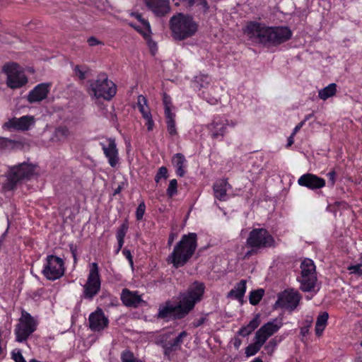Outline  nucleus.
Instances as JSON below:
<instances>
[{
  "instance_id": "680f3d73",
  "label": "nucleus",
  "mask_w": 362,
  "mask_h": 362,
  "mask_svg": "<svg viewBox=\"0 0 362 362\" xmlns=\"http://www.w3.org/2000/svg\"><path fill=\"white\" fill-rule=\"evenodd\" d=\"M71 251L73 257L74 259V261H76V249L74 248L72 246H71Z\"/></svg>"
},
{
  "instance_id": "09e8293b",
  "label": "nucleus",
  "mask_w": 362,
  "mask_h": 362,
  "mask_svg": "<svg viewBox=\"0 0 362 362\" xmlns=\"http://www.w3.org/2000/svg\"><path fill=\"white\" fill-rule=\"evenodd\" d=\"M144 119L146 121V125L147 127L148 131H152L154 127V122L153 120L152 115H150L148 116V117H144Z\"/></svg>"
},
{
  "instance_id": "de8ad7c7",
  "label": "nucleus",
  "mask_w": 362,
  "mask_h": 362,
  "mask_svg": "<svg viewBox=\"0 0 362 362\" xmlns=\"http://www.w3.org/2000/svg\"><path fill=\"white\" fill-rule=\"evenodd\" d=\"M198 6H201L204 13L209 11V6L206 0H196Z\"/></svg>"
},
{
  "instance_id": "4d7b16f0",
  "label": "nucleus",
  "mask_w": 362,
  "mask_h": 362,
  "mask_svg": "<svg viewBox=\"0 0 362 362\" xmlns=\"http://www.w3.org/2000/svg\"><path fill=\"white\" fill-rule=\"evenodd\" d=\"M187 6L192 7L196 4V0H183Z\"/></svg>"
},
{
  "instance_id": "1a4fd4ad",
  "label": "nucleus",
  "mask_w": 362,
  "mask_h": 362,
  "mask_svg": "<svg viewBox=\"0 0 362 362\" xmlns=\"http://www.w3.org/2000/svg\"><path fill=\"white\" fill-rule=\"evenodd\" d=\"M37 327L36 320L26 311H22L15 333L18 341H25Z\"/></svg>"
},
{
  "instance_id": "20e7f679",
  "label": "nucleus",
  "mask_w": 362,
  "mask_h": 362,
  "mask_svg": "<svg viewBox=\"0 0 362 362\" xmlns=\"http://www.w3.org/2000/svg\"><path fill=\"white\" fill-rule=\"evenodd\" d=\"M172 37L176 40H184L195 35L198 24L189 15L182 13L172 16L169 21Z\"/></svg>"
},
{
  "instance_id": "bb28decb",
  "label": "nucleus",
  "mask_w": 362,
  "mask_h": 362,
  "mask_svg": "<svg viewBox=\"0 0 362 362\" xmlns=\"http://www.w3.org/2000/svg\"><path fill=\"white\" fill-rule=\"evenodd\" d=\"M259 325V316L257 315L246 326L243 327L238 332V334L243 337H246L251 334Z\"/></svg>"
},
{
  "instance_id": "f3484780",
  "label": "nucleus",
  "mask_w": 362,
  "mask_h": 362,
  "mask_svg": "<svg viewBox=\"0 0 362 362\" xmlns=\"http://www.w3.org/2000/svg\"><path fill=\"white\" fill-rule=\"evenodd\" d=\"M107 144L100 142V145L102 147L105 157L108 159V163L111 167H115L119 162V153L117 148L115 139L109 138L107 139Z\"/></svg>"
},
{
  "instance_id": "69168bd1",
  "label": "nucleus",
  "mask_w": 362,
  "mask_h": 362,
  "mask_svg": "<svg viewBox=\"0 0 362 362\" xmlns=\"http://www.w3.org/2000/svg\"><path fill=\"white\" fill-rule=\"evenodd\" d=\"M138 32H139L142 35L144 33H146V29L144 28V30L139 29L138 27H134Z\"/></svg>"
},
{
  "instance_id": "393cba45",
  "label": "nucleus",
  "mask_w": 362,
  "mask_h": 362,
  "mask_svg": "<svg viewBox=\"0 0 362 362\" xmlns=\"http://www.w3.org/2000/svg\"><path fill=\"white\" fill-rule=\"evenodd\" d=\"M246 280L242 279L235 286L234 288L228 292L227 297L234 298L243 303V298L246 291Z\"/></svg>"
},
{
  "instance_id": "e2e57ef3",
  "label": "nucleus",
  "mask_w": 362,
  "mask_h": 362,
  "mask_svg": "<svg viewBox=\"0 0 362 362\" xmlns=\"http://www.w3.org/2000/svg\"><path fill=\"white\" fill-rule=\"evenodd\" d=\"M122 187L121 185H119L114 191V194H117L119 193H120L121 190H122Z\"/></svg>"
},
{
  "instance_id": "9b49d317",
  "label": "nucleus",
  "mask_w": 362,
  "mask_h": 362,
  "mask_svg": "<svg viewBox=\"0 0 362 362\" xmlns=\"http://www.w3.org/2000/svg\"><path fill=\"white\" fill-rule=\"evenodd\" d=\"M34 171L35 166L27 163L12 167L8 178L9 189H13L20 181L29 179L34 174Z\"/></svg>"
},
{
  "instance_id": "e433bc0d",
  "label": "nucleus",
  "mask_w": 362,
  "mask_h": 362,
  "mask_svg": "<svg viewBox=\"0 0 362 362\" xmlns=\"http://www.w3.org/2000/svg\"><path fill=\"white\" fill-rule=\"evenodd\" d=\"M177 182L175 179L170 181L169 185L167 189V194L169 197H172L177 192Z\"/></svg>"
},
{
  "instance_id": "0e129e2a",
  "label": "nucleus",
  "mask_w": 362,
  "mask_h": 362,
  "mask_svg": "<svg viewBox=\"0 0 362 362\" xmlns=\"http://www.w3.org/2000/svg\"><path fill=\"white\" fill-rule=\"evenodd\" d=\"M138 32H139L142 35L144 33H146V29L144 28V30L139 29L138 27H134Z\"/></svg>"
},
{
  "instance_id": "c756f323",
  "label": "nucleus",
  "mask_w": 362,
  "mask_h": 362,
  "mask_svg": "<svg viewBox=\"0 0 362 362\" xmlns=\"http://www.w3.org/2000/svg\"><path fill=\"white\" fill-rule=\"evenodd\" d=\"M337 92V85L331 83L325 88L319 90L318 96L322 100H327V98L335 95Z\"/></svg>"
},
{
  "instance_id": "79ce46f5",
  "label": "nucleus",
  "mask_w": 362,
  "mask_h": 362,
  "mask_svg": "<svg viewBox=\"0 0 362 362\" xmlns=\"http://www.w3.org/2000/svg\"><path fill=\"white\" fill-rule=\"evenodd\" d=\"M146 210V205L144 202H141L136 211V219L140 221L143 218Z\"/></svg>"
},
{
  "instance_id": "58836bf2",
  "label": "nucleus",
  "mask_w": 362,
  "mask_h": 362,
  "mask_svg": "<svg viewBox=\"0 0 362 362\" xmlns=\"http://www.w3.org/2000/svg\"><path fill=\"white\" fill-rule=\"evenodd\" d=\"M15 144V141L5 137L0 136V151L13 148Z\"/></svg>"
},
{
  "instance_id": "a211bd4d",
  "label": "nucleus",
  "mask_w": 362,
  "mask_h": 362,
  "mask_svg": "<svg viewBox=\"0 0 362 362\" xmlns=\"http://www.w3.org/2000/svg\"><path fill=\"white\" fill-rule=\"evenodd\" d=\"M325 179L312 173H306L301 175L298 180L300 186L305 187L310 189L315 190L325 186Z\"/></svg>"
},
{
  "instance_id": "a19ab883",
  "label": "nucleus",
  "mask_w": 362,
  "mask_h": 362,
  "mask_svg": "<svg viewBox=\"0 0 362 362\" xmlns=\"http://www.w3.org/2000/svg\"><path fill=\"white\" fill-rule=\"evenodd\" d=\"M168 177V169L162 166L158 169V171L155 177L156 182L158 183L161 178L167 179Z\"/></svg>"
},
{
  "instance_id": "603ef678",
  "label": "nucleus",
  "mask_w": 362,
  "mask_h": 362,
  "mask_svg": "<svg viewBox=\"0 0 362 362\" xmlns=\"http://www.w3.org/2000/svg\"><path fill=\"white\" fill-rule=\"evenodd\" d=\"M122 252L124 255L127 257V259L129 260L130 265L133 266V259L130 250L124 249Z\"/></svg>"
},
{
  "instance_id": "864d4df0",
  "label": "nucleus",
  "mask_w": 362,
  "mask_h": 362,
  "mask_svg": "<svg viewBox=\"0 0 362 362\" xmlns=\"http://www.w3.org/2000/svg\"><path fill=\"white\" fill-rule=\"evenodd\" d=\"M206 317H202L197 320H195L194 322H193V326L194 327H198L199 326H201L202 324L204 323L205 320H206Z\"/></svg>"
},
{
  "instance_id": "6ab92c4d",
  "label": "nucleus",
  "mask_w": 362,
  "mask_h": 362,
  "mask_svg": "<svg viewBox=\"0 0 362 362\" xmlns=\"http://www.w3.org/2000/svg\"><path fill=\"white\" fill-rule=\"evenodd\" d=\"M170 335L171 334L168 333L163 335L160 338L165 354L176 350L183 343V339L188 335V333L186 331H182L175 338L168 340Z\"/></svg>"
},
{
  "instance_id": "774afa93",
  "label": "nucleus",
  "mask_w": 362,
  "mask_h": 362,
  "mask_svg": "<svg viewBox=\"0 0 362 362\" xmlns=\"http://www.w3.org/2000/svg\"><path fill=\"white\" fill-rule=\"evenodd\" d=\"M308 328H306V327L302 328V329H301V334H302L303 335H305V333H307V332H308Z\"/></svg>"
},
{
  "instance_id": "f257e3e1",
  "label": "nucleus",
  "mask_w": 362,
  "mask_h": 362,
  "mask_svg": "<svg viewBox=\"0 0 362 362\" xmlns=\"http://www.w3.org/2000/svg\"><path fill=\"white\" fill-rule=\"evenodd\" d=\"M205 289L204 284L195 281L185 293L180 294V302L177 305H173L170 301L160 305L158 313V318L160 319H182L185 317L194 307L195 304L200 301Z\"/></svg>"
},
{
  "instance_id": "423d86ee",
  "label": "nucleus",
  "mask_w": 362,
  "mask_h": 362,
  "mask_svg": "<svg viewBox=\"0 0 362 362\" xmlns=\"http://www.w3.org/2000/svg\"><path fill=\"white\" fill-rule=\"evenodd\" d=\"M245 245L247 247L259 250L274 247L276 245L274 238L264 228H253L248 234Z\"/></svg>"
},
{
  "instance_id": "2f4dec72",
  "label": "nucleus",
  "mask_w": 362,
  "mask_h": 362,
  "mask_svg": "<svg viewBox=\"0 0 362 362\" xmlns=\"http://www.w3.org/2000/svg\"><path fill=\"white\" fill-rule=\"evenodd\" d=\"M166 117V123H167V129L168 133L171 136H175L177 134V130L175 127V114L172 112H169L168 110L166 111V114H165Z\"/></svg>"
},
{
  "instance_id": "dca6fc26",
  "label": "nucleus",
  "mask_w": 362,
  "mask_h": 362,
  "mask_svg": "<svg viewBox=\"0 0 362 362\" xmlns=\"http://www.w3.org/2000/svg\"><path fill=\"white\" fill-rule=\"evenodd\" d=\"M282 325L283 322L281 318L274 319L264 325L257 330L255 334V338H259L265 342L267 339L276 333Z\"/></svg>"
},
{
  "instance_id": "c9c22d12",
  "label": "nucleus",
  "mask_w": 362,
  "mask_h": 362,
  "mask_svg": "<svg viewBox=\"0 0 362 362\" xmlns=\"http://www.w3.org/2000/svg\"><path fill=\"white\" fill-rule=\"evenodd\" d=\"M134 16L141 23V24L146 29V33H144L143 36L145 39H147L151 33V27L149 23L148 22V21L144 19L141 15L139 13L134 14Z\"/></svg>"
},
{
  "instance_id": "f8f14e48",
  "label": "nucleus",
  "mask_w": 362,
  "mask_h": 362,
  "mask_svg": "<svg viewBox=\"0 0 362 362\" xmlns=\"http://www.w3.org/2000/svg\"><path fill=\"white\" fill-rule=\"evenodd\" d=\"M100 289V280L98 274L97 263H93L86 283L83 286L82 297L85 299L92 300Z\"/></svg>"
},
{
  "instance_id": "13d9d810",
  "label": "nucleus",
  "mask_w": 362,
  "mask_h": 362,
  "mask_svg": "<svg viewBox=\"0 0 362 362\" xmlns=\"http://www.w3.org/2000/svg\"><path fill=\"white\" fill-rule=\"evenodd\" d=\"M293 136L294 135H293V133H292L291 135L288 137V143H287V145H286L287 147L291 146L293 144V142H294Z\"/></svg>"
},
{
  "instance_id": "ddd939ff",
  "label": "nucleus",
  "mask_w": 362,
  "mask_h": 362,
  "mask_svg": "<svg viewBox=\"0 0 362 362\" xmlns=\"http://www.w3.org/2000/svg\"><path fill=\"white\" fill-rule=\"evenodd\" d=\"M300 300V296L298 291L293 289L286 290L278 295L274 307L293 310L298 306Z\"/></svg>"
},
{
  "instance_id": "4c0bfd02",
  "label": "nucleus",
  "mask_w": 362,
  "mask_h": 362,
  "mask_svg": "<svg viewBox=\"0 0 362 362\" xmlns=\"http://www.w3.org/2000/svg\"><path fill=\"white\" fill-rule=\"evenodd\" d=\"M122 362H139L132 352L129 350L124 351L121 354Z\"/></svg>"
},
{
  "instance_id": "ea45409f",
  "label": "nucleus",
  "mask_w": 362,
  "mask_h": 362,
  "mask_svg": "<svg viewBox=\"0 0 362 362\" xmlns=\"http://www.w3.org/2000/svg\"><path fill=\"white\" fill-rule=\"evenodd\" d=\"M11 358L15 362H26L24 357L22 355L21 351L18 349H15L11 352Z\"/></svg>"
},
{
  "instance_id": "c85d7f7f",
  "label": "nucleus",
  "mask_w": 362,
  "mask_h": 362,
  "mask_svg": "<svg viewBox=\"0 0 362 362\" xmlns=\"http://www.w3.org/2000/svg\"><path fill=\"white\" fill-rule=\"evenodd\" d=\"M137 106L143 118L148 117V115H151L147 104V99L142 95H139L137 98Z\"/></svg>"
},
{
  "instance_id": "37998d69",
  "label": "nucleus",
  "mask_w": 362,
  "mask_h": 362,
  "mask_svg": "<svg viewBox=\"0 0 362 362\" xmlns=\"http://www.w3.org/2000/svg\"><path fill=\"white\" fill-rule=\"evenodd\" d=\"M163 101L164 104L165 114H166V111L168 110L169 112H171L172 103L170 97L166 93H164L163 97Z\"/></svg>"
},
{
  "instance_id": "412c9836",
  "label": "nucleus",
  "mask_w": 362,
  "mask_h": 362,
  "mask_svg": "<svg viewBox=\"0 0 362 362\" xmlns=\"http://www.w3.org/2000/svg\"><path fill=\"white\" fill-rule=\"evenodd\" d=\"M51 83H42L36 86L28 95V100L30 103L40 102L47 97Z\"/></svg>"
},
{
  "instance_id": "f704fd0d",
  "label": "nucleus",
  "mask_w": 362,
  "mask_h": 362,
  "mask_svg": "<svg viewBox=\"0 0 362 362\" xmlns=\"http://www.w3.org/2000/svg\"><path fill=\"white\" fill-rule=\"evenodd\" d=\"M264 294V290L262 288L252 291L249 296L250 304L253 305H257L262 298Z\"/></svg>"
},
{
  "instance_id": "9d476101",
  "label": "nucleus",
  "mask_w": 362,
  "mask_h": 362,
  "mask_svg": "<svg viewBox=\"0 0 362 362\" xmlns=\"http://www.w3.org/2000/svg\"><path fill=\"white\" fill-rule=\"evenodd\" d=\"M64 262L62 258L52 255L47 257L42 274L47 279H58L64 275Z\"/></svg>"
},
{
  "instance_id": "a878e982",
  "label": "nucleus",
  "mask_w": 362,
  "mask_h": 362,
  "mask_svg": "<svg viewBox=\"0 0 362 362\" xmlns=\"http://www.w3.org/2000/svg\"><path fill=\"white\" fill-rule=\"evenodd\" d=\"M185 162L186 159L185 156L180 153H176L173 157L172 163L175 167L176 173L179 177H183L185 174V171L184 170Z\"/></svg>"
},
{
  "instance_id": "49530a36",
  "label": "nucleus",
  "mask_w": 362,
  "mask_h": 362,
  "mask_svg": "<svg viewBox=\"0 0 362 362\" xmlns=\"http://www.w3.org/2000/svg\"><path fill=\"white\" fill-rule=\"evenodd\" d=\"M74 72L76 75L81 79L84 80L86 78V71L81 69V67L78 65L76 66L74 68Z\"/></svg>"
},
{
  "instance_id": "5fc2aeb1",
  "label": "nucleus",
  "mask_w": 362,
  "mask_h": 362,
  "mask_svg": "<svg viewBox=\"0 0 362 362\" xmlns=\"http://www.w3.org/2000/svg\"><path fill=\"white\" fill-rule=\"evenodd\" d=\"M176 237H177V235L175 233H171L168 238V245H171Z\"/></svg>"
},
{
  "instance_id": "473e14b6",
  "label": "nucleus",
  "mask_w": 362,
  "mask_h": 362,
  "mask_svg": "<svg viewBox=\"0 0 362 362\" xmlns=\"http://www.w3.org/2000/svg\"><path fill=\"white\" fill-rule=\"evenodd\" d=\"M255 341L253 344H250L245 349V354L247 356H254L257 351L260 349L262 346L264 344V342L259 339L255 338Z\"/></svg>"
},
{
  "instance_id": "338daca9",
  "label": "nucleus",
  "mask_w": 362,
  "mask_h": 362,
  "mask_svg": "<svg viewBox=\"0 0 362 362\" xmlns=\"http://www.w3.org/2000/svg\"><path fill=\"white\" fill-rule=\"evenodd\" d=\"M312 117H313V113L306 115L305 119L303 121H305V122L307 120L310 119Z\"/></svg>"
},
{
  "instance_id": "cd10ccee",
  "label": "nucleus",
  "mask_w": 362,
  "mask_h": 362,
  "mask_svg": "<svg viewBox=\"0 0 362 362\" xmlns=\"http://www.w3.org/2000/svg\"><path fill=\"white\" fill-rule=\"evenodd\" d=\"M329 318V314L327 312H324L319 315L316 324H315V334L317 336H320L324 331Z\"/></svg>"
},
{
  "instance_id": "5701e85b",
  "label": "nucleus",
  "mask_w": 362,
  "mask_h": 362,
  "mask_svg": "<svg viewBox=\"0 0 362 362\" xmlns=\"http://www.w3.org/2000/svg\"><path fill=\"white\" fill-rule=\"evenodd\" d=\"M228 188H230V185L228 184L227 180L221 179L217 180L213 186L215 197L220 201L226 200V192Z\"/></svg>"
},
{
  "instance_id": "8fccbe9b",
  "label": "nucleus",
  "mask_w": 362,
  "mask_h": 362,
  "mask_svg": "<svg viewBox=\"0 0 362 362\" xmlns=\"http://www.w3.org/2000/svg\"><path fill=\"white\" fill-rule=\"evenodd\" d=\"M87 42L88 43L89 46H91V47L102 44V42H100V40H98L96 37H95L93 36L90 37L87 40Z\"/></svg>"
},
{
  "instance_id": "7c9ffc66",
  "label": "nucleus",
  "mask_w": 362,
  "mask_h": 362,
  "mask_svg": "<svg viewBox=\"0 0 362 362\" xmlns=\"http://www.w3.org/2000/svg\"><path fill=\"white\" fill-rule=\"evenodd\" d=\"M128 224L127 223H124L120 226V227L118 228L117 231V239L118 242V247L116 251L117 253H118L120 251L124 245V237L128 230Z\"/></svg>"
},
{
  "instance_id": "aec40b11",
  "label": "nucleus",
  "mask_w": 362,
  "mask_h": 362,
  "mask_svg": "<svg viewBox=\"0 0 362 362\" xmlns=\"http://www.w3.org/2000/svg\"><path fill=\"white\" fill-rule=\"evenodd\" d=\"M34 124L33 116H23L20 118H13L3 124L4 129H15L17 130H28Z\"/></svg>"
},
{
  "instance_id": "6e6552de",
  "label": "nucleus",
  "mask_w": 362,
  "mask_h": 362,
  "mask_svg": "<svg viewBox=\"0 0 362 362\" xmlns=\"http://www.w3.org/2000/svg\"><path fill=\"white\" fill-rule=\"evenodd\" d=\"M300 269L301 275L298 278L300 283V288L304 292L311 291L317 281L315 265L312 259H305L302 262Z\"/></svg>"
},
{
  "instance_id": "4468645a",
  "label": "nucleus",
  "mask_w": 362,
  "mask_h": 362,
  "mask_svg": "<svg viewBox=\"0 0 362 362\" xmlns=\"http://www.w3.org/2000/svg\"><path fill=\"white\" fill-rule=\"evenodd\" d=\"M89 327L93 332H100L107 327L109 320L105 315L103 310L98 308L96 310L89 315Z\"/></svg>"
},
{
  "instance_id": "2eb2a0df",
  "label": "nucleus",
  "mask_w": 362,
  "mask_h": 362,
  "mask_svg": "<svg viewBox=\"0 0 362 362\" xmlns=\"http://www.w3.org/2000/svg\"><path fill=\"white\" fill-rule=\"evenodd\" d=\"M227 119L222 117H215L207 125L210 136L213 139L223 138L227 129Z\"/></svg>"
},
{
  "instance_id": "a18cd8bd",
  "label": "nucleus",
  "mask_w": 362,
  "mask_h": 362,
  "mask_svg": "<svg viewBox=\"0 0 362 362\" xmlns=\"http://www.w3.org/2000/svg\"><path fill=\"white\" fill-rule=\"evenodd\" d=\"M248 248H250L244 255L243 259H248L251 256L257 255L260 250H259L257 247H247Z\"/></svg>"
},
{
  "instance_id": "c03bdc74",
  "label": "nucleus",
  "mask_w": 362,
  "mask_h": 362,
  "mask_svg": "<svg viewBox=\"0 0 362 362\" xmlns=\"http://www.w3.org/2000/svg\"><path fill=\"white\" fill-rule=\"evenodd\" d=\"M361 264L351 265L348 267V270H349L351 274H356L358 276H362V269H361Z\"/></svg>"
},
{
  "instance_id": "3c124183",
  "label": "nucleus",
  "mask_w": 362,
  "mask_h": 362,
  "mask_svg": "<svg viewBox=\"0 0 362 362\" xmlns=\"http://www.w3.org/2000/svg\"><path fill=\"white\" fill-rule=\"evenodd\" d=\"M327 177L329 180L331 185L333 186L335 183L336 173L334 170H331L327 173Z\"/></svg>"
},
{
  "instance_id": "7ed1b4c3",
  "label": "nucleus",
  "mask_w": 362,
  "mask_h": 362,
  "mask_svg": "<svg viewBox=\"0 0 362 362\" xmlns=\"http://www.w3.org/2000/svg\"><path fill=\"white\" fill-rule=\"evenodd\" d=\"M197 247V235L194 233L183 235L176 244L167 261L175 269L183 267L191 259Z\"/></svg>"
},
{
  "instance_id": "052dcab7",
  "label": "nucleus",
  "mask_w": 362,
  "mask_h": 362,
  "mask_svg": "<svg viewBox=\"0 0 362 362\" xmlns=\"http://www.w3.org/2000/svg\"><path fill=\"white\" fill-rule=\"evenodd\" d=\"M144 1H145L146 6L148 7V6H151L150 2L153 3L152 4H156V2L158 1L159 0H144Z\"/></svg>"
},
{
  "instance_id": "f03ea898",
  "label": "nucleus",
  "mask_w": 362,
  "mask_h": 362,
  "mask_svg": "<svg viewBox=\"0 0 362 362\" xmlns=\"http://www.w3.org/2000/svg\"><path fill=\"white\" fill-rule=\"evenodd\" d=\"M245 33L253 42L268 47L279 45L292 36L288 27H269L254 21L247 23Z\"/></svg>"
},
{
  "instance_id": "bf43d9fd",
  "label": "nucleus",
  "mask_w": 362,
  "mask_h": 362,
  "mask_svg": "<svg viewBox=\"0 0 362 362\" xmlns=\"http://www.w3.org/2000/svg\"><path fill=\"white\" fill-rule=\"evenodd\" d=\"M226 123H227V127L229 126L231 127H234L237 124V122L235 121L228 120V119H227Z\"/></svg>"
},
{
  "instance_id": "4be33fe9",
  "label": "nucleus",
  "mask_w": 362,
  "mask_h": 362,
  "mask_svg": "<svg viewBox=\"0 0 362 362\" xmlns=\"http://www.w3.org/2000/svg\"><path fill=\"white\" fill-rule=\"evenodd\" d=\"M121 300L126 306L133 308L139 307L142 302V299L137 291L132 292L127 288L122 290Z\"/></svg>"
},
{
  "instance_id": "39448f33",
  "label": "nucleus",
  "mask_w": 362,
  "mask_h": 362,
  "mask_svg": "<svg viewBox=\"0 0 362 362\" xmlns=\"http://www.w3.org/2000/svg\"><path fill=\"white\" fill-rule=\"evenodd\" d=\"M88 83V92L90 96L95 98H102L106 100H110L116 94L115 84L108 79L105 73L99 74L95 80H90Z\"/></svg>"
},
{
  "instance_id": "6e6d98bb",
  "label": "nucleus",
  "mask_w": 362,
  "mask_h": 362,
  "mask_svg": "<svg viewBox=\"0 0 362 362\" xmlns=\"http://www.w3.org/2000/svg\"><path fill=\"white\" fill-rule=\"evenodd\" d=\"M304 124L305 121H302L298 125H296L293 131V135H295L300 129V128L303 126Z\"/></svg>"
},
{
  "instance_id": "72a5a7b5",
  "label": "nucleus",
  "mask_w": 362,
  "mask_h": 362,
  "mask_svg": "<svg viewBox=\"0 0 362 362\" xmlns=\"http://www.w3.org/2000/svg\"><path fill=\"white\" fill-rule=\"evenodd\" d=\"M70 135L71 132L66 127H59L54 131V137L59 141H64Z\"/></svg>"
},
{
  "instance_id": "b1692460",
  "label": "nucleus",
  "mask_w": 362,
  "mask_h": 362,
  "mask_svg": "<svg viewBox=\"0 0 362 362\" xmlns=\"http://www.w3.org/2000/svg\"><path fill=\"white\" fill-rule=\"evenodd\" d=\"M156 4L151 3L148 8L157 16H163L170 11V2L168 0H159Z\"/></svg>"
},
{
  "instance_id": "0eeeda50",
  "label": "nucleus",
  "mask_w": 362,
  "mask_h": 362,
  "mask_svg": "<svg viewBox=\"0 0 362 362\" xmlns=\"http://www.w3.org/2000/svg\"><path fill=\"white\" fill-rule=\"evenodd\" d=\"M2 72L6 75V86L11 89L21 88L28 81L23 70L15 62H8L2 67Z\"/></svg>"
}]
</instances>
